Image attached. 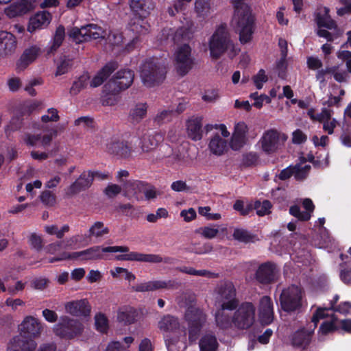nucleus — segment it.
Wrapping results in <instances>:
<instances>
[{"mask_svg": "<svg viewBox=\"0 0 351 351\" xmlns=\"http://www.w3.org/2000/svg\"><path fill=\"white\" fill-rule=\"evenodd\" d=\"M233 238L239 242L248 243L254 241L255 235L245 229L236 228L233 232Z\"/></svg>", "mask_w": 351, "mask_h": 351, "instance_id": "49530a36", "label": "nucleus"}, {"mask_svg": "<svg viewBox=\"0 0 351 351\" xmlns=\"http://www.w3.org/2000/svg\"><path fill=\"white\" fill-rule=\"evenodd\" d=\"M180 283L175 280H154L140 283L131 287V289L136 292L153 291L161 289H178Z\"/></svg>", "mask_w": 351, "mask_h": 351, "instance_id": "ddd939ff", "label": "nucleus"}, {"mask_svg": "<svg viewBox=\"0 0 351 351\" xmlns=\"http://www.w3.org/2000/svg\"><path fill=\"white\" fill-rule=\"evenodd\" d=\"M53 330L57 336L71 339L82 333L84 325L77 319L62 316L59 322L54 326Z\"/></svg>", "mask_w": 351, "mask_h": 351, "instance_id": "1a4fd4ad", "label": "nucleus"}, {"mask_svg": "<svg viewBox=\"0 0 351 351\" xmlns=\"http://www.w3.org/2000/svg\"><path fill=\"white\" fill-rule=\"evenodd\" d=\"M227 141L223 138L219 134H216L208 144L210 152L215 155H222L227 148Z\"/></svg>", "mask_w": 351, "mask_h": 351, "instance_id": "e433bc0d", "label": "nucleus"}, {"mask_svg": "<svg viewBox=\"0 0 351 351\" xmlns=\"http://www.w3.org/2000/svg\"><path fill=\"white\" fill-rule=\"evenodd\" d=\"M258 315L262 325L267 326L273 322L274 317V305L269 296L265 295L261 298Z\"/></svg>", "mask_w": 351, "mask_h": 351, "instance_id": "dca6fc26", "label": "nucleus"}, {"mask_svg": "<svg viewBox=\"0 0 351 351\" xmlns=\"http://www.w3.org/2000/svg\"><path fill=\"white\" fill-rule=\"evenodd\" d=\"M104 251L105 252H126L127 254H119L115 256L117 261H138L149 263H165L171 264L173 263V258L171 257L162 258L159 254H143L137 252H129L130 249L128 246H108L104 247Z\"/></svg>", "mask_w": 351, "mask_h": 351, "instance_id": "7ed1b4c3", "label": "nucleus"}, {"mask_svg": "<svg viewBox=\"0 0 351 351\" xmlns=\"http://www.w3.org/2000/svg\"><path fill=\"white\" fill-rule=\"evenodd\" d=\"M302 291L300 287L291 285L282 290L280 295V303L282 311L287 313L295 312L302 307Z\"/></svg>", "mask_w": 351, "mask_h": 351, "instance_id": "6e6552de", "label": "nucleus"}, {"mask_svg": "<svg viewBox=\"0 0 351 351\" xmlns=\"http://www.w3.org/2000/svg\"><path fill=\"white\" fill-rule=\"evenodd\" d=\"M184 319L189 327V341L195 342L206 322L207 315L202 308L191 305L186 309Z\"/></svg>", "mask_w": 351, "mask_h": 351, "instance_id": "39448f33", "label": "nucleus"}, {"mask_svg": "<svg viewBox=\"0 0 351 351\" xmlns=\"http://www.w3.org/2000/svg\"><path fill=\"white\" fill-rule=\"evenodd\" d=\"M339 299V295L336 294L334 295L332 300L330 302V308H318L315 312L313 313L312 317H311V322L314 323V327L316 328L317 323L319 322L321 319L325 318L328 316L327 314H326V311H328L329 310H333L335 307L337 306V303Z\"/></svg>", "mask_w": 351, "mask_h": 351, "instance_id": "58836bf2", "label": "nucleus"}, {"mask_svg": "<svg viewBox=\"0 0 351 351\" xmlns=\"http://www.w3.org/2000/svg\"><path fill=\"white\" fill-rule=\"evenodd\" d=\"M226 310L222 309V306L215 313V322L217 327L220 329L226 330L230 328L232 324V317L225 313Z\"/></svg>", "mask_w": 351, "mask_h": 351, "instance_id": "a19ab883", "label": "nucleus"}, {"mask_svg": "<svg viewBox=\"0 0 351 351\" xmlns=\"http://www.w3.org/2000/svg\"><path fill=\"white\" fill-rule=\"evenodd\" d=\"M165 67L157 58L147 59L140 67V75L143 83L147 87H153L163 82L166 77Z\"/></svg>", "mask_w": 351, "mask_h": 351, "instance_id": "20e7f679", "label": "nucleus"}, {"mask_svg": "<svg viewBox=\"0 0 351 351\" xmlns=\"http://www.w3.org/2000/svg\"><path fill=\"white\" fill-rule=\"evenodd\" d=\"M351 311V302H343L339 304L335 308L332 310L334 312H338L340 314L346 315L350 313Z\"/></svg>", "mask_w": 351, "mask_h": 351, "instance_id": "774afa93", "label": "nucleus"}, {"mask_svg": "<svg viewBox=\"0 0 351 351\" xmlns=\"http://www.w3.org/2000/svg\"><path fill=\"white\" fill-rule=\"evenodd\" d=\"M232 316L233 326L238 330L250 329L255 322L256 306L252 302H243L239 306Z\"/></svg>", "mask_w": 351, "mask_h": 351, "instance_id": "423d86ee", "label": "nucleus"}, {"mask_svg": "<svg viewBox=\"0 0 351 351\" xmlns=\"http://www.w3.org/2000/svg\"><path fill=\"white\" fill-rule=\"evenodd\" d=\"M193 64L191 47L188 44H184L178 47L175 54L174 62L178 74L180 76L186 75L192 69Z\"/></svg>", "mask_w": 351, "mask_h": 351, "instance_id": "9d476101", "label": "nucleus"}, {"mask_svg": "<svg viewBox=\"0 0 351 351\" xmlns=\"http://www.w3.org/2000/svg\"><path fill=\"white\" fill-rule=\"evenodd\" d=\"M90 80V75L88 72L84 73L78 79L73 82L70 88V93L73 95H77L82 90L88 85Z\"/></svg>", "mask_w": 351, "mask_h": 351, "instance_id": "37998d69", "label": "nucleus"}, {"mask_svg": "<svg viewBox=\"0 0 351 351\" xmlns=\"http://www.w3.org/2000/svg\"><path fill=\"white\" fill-rule=\"evenodd\" d=\"M103 95L101 97V104L104 106H112L116 105L119 99L121 93L117 88H106V84L103 87Z\"/></svg>", "mask_w": 351, "mask_h": 351, "instance_id": "72a5a7b5", "label": "nucleus"}, {"mask_svg": "<svg viewBox=\"0 0 351 351\" xmlns=\"http://www.w3.org/2000/svg\"><path fill=\"white\" fill-rule=\"evenodd\" d=\"M69 226L67 224L64 225L60 230H58V226L51 225L45 227V232L50 235H56L57 238L62 239L64 233L69 231Z\"/></svg>", "mask_w": 351, "mask_h": 351, "instance_id": "3c124183", "label": "nucleus"}, {"mask_svg": "<svg viewBox=\"0 0 351 351\" xmlns=\"http://www.w3.org/2000/svg\"><path fill=\"white\" fill-rule=\"evenodd\" d=\"M197 232L201 234L204 238L210 239L217 236L219 230L217 228L205 226L199 228Z\"/></svg>", "mask_w": 351, "mask_h": 351, "instance_id": "e2e57ef3", "label": "nucleus"}, {"mask_svg": "<svg viewBox=\"0 0 351 351\" xmlns=\"http://www.w3.org/2000/svg\"><path fill=\"white\" fill-rule=\"evenodd\" d=\"M51 20V15L49 12L43 11L36 13L30 19L28 31L34 32L37 29L47 26Z\"/></svg>", "mask_w": 351, "mask_h": 351, "instance_id": "c756f323", "label": "nucleus"}, {"mask_svg": "<svg viewBox=\"0 0 351 351\" xmlns=\"http://www.w3.org/2000/svg\"><path fill=\"white\" fill-rule=\"evenodd\" d=\"M202 121V117L194 116L186 121V134L191 140L198 141L202 138L204 133Z\"/></svg>", "mask_w": 351, "mask_h": 351, "instance_id": "6ab92c4d", "label": "nucleus"}, {"mask_svg": "<svg viewBox=\"0 0 351 351\" xmlns=\"http://www.w3.org/2000/svg\"><path fill=\"white\" fill-rule=\"evenodd\" d=\"M147 183L141 180H128L123 184V188L127 195H132L138 199L139 195L144 193Z\"/></svg>", "mask_w": 351, "mask_h": 351, "instance_id": "7c9ffc66", "label": "nucleus"}, {"mask_svg": "<svg viewBox=\"0 0 351 351\" xmlns=\"http://www.w3.org/2000/svg\"><path fill=\"white\" fill-rule=\"evenodd\" d=\"M36 343L33 339H27L23 336H15L8 345L7 351H35Z\"/></svg>", "mask_w": 351, "mask_h": 351, "instance_id": "aec40b11", "label": "nucleus"}, {"mask_svg": "<svg viewBox=\"0 0 351 351\" xmlns=\"http://www.w3.org/2000/svg\"><path fill=\"white\" fill-rule=\"evenodd\" d=\"M162 141L163 136L159 132L147 133L141 138L140 147L143 152H149L155 149Z\"/></svg>", "mask_w": 351, "mask_h": 351, "instance_id": "cd10ccee", "label": "nucleus"}, {"mask_svg": "<svg viewBox=\"0 0 351 351\" xmlns=\"http://www.w3.org/2000/svg\"><path fill=\"white\" fill-rule=\"evenodd\" d=\"M34 8V3L31 0H18L5 8L4 12L8 17L12 19L26 14Z\"/></svg>", "mask_w": 351, "mask_h": 351, "instance_id": "2eb2a0df", "label": "nucleus"}, {"mask_svg": "<svg viewBox=\"0 0 351 351\" xmlns=\"http://www.w3.org/2000/svg\"><path fill=\"white\" fill-rule=\"evenodd\" d=\"M107 149L111 154L121 158H128L132 153V147L125 141L114 140L107 145Z\"/></svg>", "mask_w": 351, "mask_h": 351, "instance_id": "b1692460", "label": "nucleus"}, {"mask_svg": "<svg viewBox=\"0 0 351 351\" xmlns=\"http://www.w3.org/2000/svg\"><path fill=\"white\" fill-rule=\"evenodd\" d=\"M272 204L270 201L267 199L263 200L262 202L257 200L254 203V209L258 216H265L271 213Z\"/></svg>", "mask_w": 351, "mask_h": 351, "instance_id": "09e8293b", "label": "nucleus"}, {"mask_svg": "<svg viewBox=\"0 0 351 351\" xmlns=\"http://www.w3.org/2000/svg\"><path fill=\"white\" fill-rule=\"evenodd\" d=\"M92 183L93 176L91 171H84L80 177L70 185L66 194L67 196H73L89 188Z\"/></svg>", "mask_w": 351, "mask_h": 351, "instance_id": "a211bd4d", "label": "nucleus"}, {"mask_svg": "<svg viewBox=\"0 0 351 351\" xmlns=\"http://www.w3.org/2000/svg\"><path fill=\"white\" fill-rule=\"evenodd\" d=\"M289 213L302 221H307L311 219V214L308 212L301 211L298 205L291 206L289 208Z\"/></svg>", "mask_w": 351, "mask_h": 351, "instance_id": "864d4df0", "label": "nucleus"}, {"mask_svg": "<svg viewBox=\"0 0 351 351\" xmlns=\"http://www.w3.org/2000/svg\"><path fill=\"white\" fill-rule=\"evenodd\" d=\"M65 309L69 314L80 317H87L90 315L91 307L86 299L71 301L65 305Z\"/></svg>", "mask_w": 351, "mask_h": 351, "instance_id": "4be33fe9", "label": "nucleus"}, {"mask_svg": "<svg viewBox=\"0 0 351 351\" xmlns=\"http://www.w3.org/2000/svg\"><path fill=\"white\" fill-rule=\"evenodd\" d=\"M176 269L182 273L193 276H205L208 278H217L219 277V274L217 273L211 272L206 269L197 270L191 267H179Z\"/></svg>", "mask_w": 351, "mask_h": 351, "instance_id": "79ce46f5", "label": "nucleus"}, {"mask_svg": "<svg viewBox=\"0 0 351 351\" xmlns=\"http://www.w3.org/2000/svg\"><path fill=\"white\" fill-rule=\"evenodd\" d=\"M40 197L41 202L47 206H52L56 203V195L50 191H43Z\"/></svg>", "mask_w": 351, "mask_h": 351, "instance_id": "680f3d73", "label": "nucleus"}, {"mask_svg": "<svg viewBox=\"0 0 351 351\" xmlns=\"http://www.w3.org/2000/svg\"><path fill=\"white\" fill-rule=\"evenodd\" d=\"M250 98L254 100L252 106L258 109H261L263 106V102L269 104L271 101V98L265 94L258 95V92L252 93L250 95Z\"/></svg>", "mask_w": 351, "mask_h": 351, "instance_id": "603ef678", "label": "nucleus"}, {"mask_svg": "<svg viewBox=\"0 0 351 351\" xmlns=\"http://www.w3.org/2000/svg\"><path fill=\"white\" fill-rule=\"evenodd\" d=\"M65 37V29L63 25H59L56 30L53 43L49 49V53H54L62 44Z\"/></svg>", "mask_w": 351, "mask_h": 351, "instance_id": "c03bdc74", "label": "nucleus"}, {"mask_svg": "<svg viewBox=\"0 0 351 351\" xmlns=\"http://www.w3.org/2000/svg\"><path fill=\"white\" fill-rule=\"evenodd\" d=\"M132 15L147 17L153 9L152 3L148 0H130Z\"/></svg>", "mask_w": 351, "mask_h": 351, "instance_id": "c85d7f7f", "label": "nucleus"}, {"mask_svg": "<svg viewBox=\"0 0 351 351\" xmlns=\"http://www.w3.org/2000/svg\"><path fill=\"white\" fill-rule=\"evenodd\" d=\"M117 68L118 63L116 61L107 62L92 79L90 86L95 88L101 85Z\"/></svg>", "mask_w": 351, "mask_h": 351, "instance_id": "393cba45", "label": "nucleus"}, {"mask_svg": "<svg viewBox=\"0 0 351 351\" xmlns=\"http://www.w3.org/2000/svg\"><path fill=\"white\" fill-rule=\"evenodd\" d=\"M104 247L93 246L86 250L71 252V259H80L82 261H92L104 259Z\"/></svg>", "mask_w": 351, "mask_h": 351, "instance_id": "5701e85b", "label": "nucleus"}, {"mask_svg": "<svg viewBox=\"0 0 351 351\" xmlns=\"http://www.w3.org/2000/svg\"><path fill=\"white\" fill-rule=\"evenodd\" d=\"M315 328L313 326V329L309 330L303 327L295 331L291 336V345L303 350L307 348L311 341Z\"/></svg>", "mask_w": 351, "mask_h": 351, "instance_id": "f3484780", "label": "nucleus"}, {"mask_svg": "<svg viewBox=\"0 0 351 351\" xmlns=\"http://www.w3.org/2000/svg\"><path fill=\"white\" fill-rule=\"evenodd\" d=\"M199 346L200 351H217L219 343L214 335L206 334L200 339Z\"/></svg>", "mask_w": 351, "mask_h": 351, "instance_id": "4c0bfd02", "label": "nucleus"}, {"mask_svg": "<svg viewBox=\"0 0 351 351\" xmlns=\"http://www.w3.org/2000/svg\"><path fill=\"white\" fill-rule=\"evenodd\" d=\"M84 27H82L80 29L75 27L71 29L69 32V36L73 39V40L76 43H82L86 41V38L84 36Z\"/></svg>", "mask_w": 351, "mask_h": 351, "instance_id": "052dcab7", "label": "nucleus"}, {"mask_svg": "<svg viewBox=\"0 0 351 351\" xmlns=\"http://www.w3.org/2000/svg\"><path fill=\"white\" fill-rule=\"evenodd\" d=\"M253 82L257 89L260 90L263 87V84L267 82L268 77L264 69H261L256 75L252 77Z\"/></svg>", "mask_w": 351, "mask_h": 351, "instance_id": "13d9d810", "label": "nucleus"}, {"mask_svg": "<svg viewBox=\"0 0 351 351\" xmlns=\"http://www.w3.org/2000/svg\"><path fill=\"white\" fill-rule=\"evenodd\" d=\"M210 56L213 59L217 60L226 52L228 57L232 59L235 57L239 49L237 48L230 38L227 25L221 24L214 32L208 43Z\"/></svg>", "mask_w": 351, "mask_h": 351, "instance_id": "f03ea898", "label": "nucleus"}, {"mask_svg": "<svg viewBox=\"0 0 351 351\" xmlns=\"http://www.w3.org/2000/svg\"><path fill=\"white\" fill-rule=\"evenodd\" d=\"M195 8L198 14L202 15L206 14L210 9L208 0H196Z\"/></svg>", "mask_w": 351, "mask_h": 351, "instance_id": "0e129e2a", "label": "nucleus"}, {"mask_svg": "<svg viewBox=\"0 0 351 351\" xmlns=\"http://www.w3.org/2000/svg\"><path fill=\"white\" fill-rule=\"evenodd\" d=\"M15 36L6 31H0V57H4L15 50Z\"/></svg>", "mask_w": 351, "mask_h": 351, "instance_id": "bb28decb", "label": "nucleus"}, {"mask_svg": "<svg viewBox=\"0 0 351 351\" xmlns=\"http://www.w3.org/2000/svg\"><path fill=\"white\" fill-rule=\"evenodd\" d=\"M40 53V48L36 46H32L26 49L19 60L16 62V70L18 72L24 71L38 57Z\"/></svg>", "mask_w": 351, "mask_h": 351, "instance_id": "a878e982", "label": "nucleus"}, {"mask_svg": "<svg viewBox=\"0 0 351 351\" xmlns=\"http://www.w3.org/2000/svg\"><path fill=\"white\" fill-rule=\"evenodd\" d=\"M159 328L165 332H176L180 328V322L177 317L167 315L158 323Z\"/></svg>", "mask_w": 351, "mask_h": 351, "instance_id": "f704fd0d", "label": "nucleus"}, {"mask_svg": "<svg viewBox=\"0 0 351 351\" xmlns=\"http://www.w3.org/2000/svg\"><path fill=\"white\" fill-rule=\"evenodd\" d=\"M278 269L276 264L271 261L261 263L255 274V280L261 285H267L276 282Z\"/></svg>", "mask_w": 351, "mask_h": 351, "instance_id": "9b49d317", "label": "nucleus"}, {"mask_svg": "<svg viewBox=\"0 0 351 351\" xmlns=\"http://www.w3.org/2000/svg\"><path fill=\"white\" fill-rule=\"evenodd\" d=\"M217 299L223 310L234 311L239 306L237 291L232 282L224 281L219 283L216 288Z\"/></svg>", "mask_w": 351, "mask_h": 351, "instance_id": "0eeeda50", "label": "nucleus"}, {"mask_svg": "<svg viewBox=\"0 0 351 351\" xmlns=\"http://www.w3.org/2000/svg\"><path fill=\"white\" fill-rule=\"evenodd\" d=\"M121 191V187L116 184L108 185L105 189V194L110 198H112L119 194Z\"/></svg>", "mask_w": 351, "mask_h": 351, "instance_id": "338daca9", "label": "nucleus"}, {"mask_svg": "<svg viewBox=\"0 0 351 351\" xmlns=\"http://www.w3.org/2000/svg\"><path fill=\"white\" fill-rule=\"evenodd\" d=\"M110 230L104 226L101 221L95 222L89 228V237H102L104 235L108 234Z\"/></svg>", "mask_w": 351, "mask_h": 351, "instance_id": "a18cd8bd", "label": "nucleus"}, {"mask_svg": "<svg viewBox=\"0 0 351 351\" xmlns=\"http://www.w3.org/2000/svg\"><path fill=\"white\" fill-rule=\"evenodd\" d=\"M259 162V155L256 152H248L243 154L242 165L245 167L256 166Z\"/></svg>", "mask_w": 351, "mask_h": 351, "instance_id": "8fccbe9b", "label": "nucleus"}, {"mask_svg": "<svg viewBox=\"0 0 351 351\" xmlns=\"http://www.w3.org/2000/svg\"><path fill=\"white\" fill-rule=\"evenodd\" d=\"M246 137L232 134L230 141V146L232 150L241 149L246 143Z\"/></svg>", "mask_w": 351, "mask_h": 351, "instance_id": "6e6d98bb", "label": "nucleus"}, {"mask_svg": "<svg viewBox=\"0 0 351 351\" xmlns=\"http://www.w3.org/2000/svg\"><path fill=\"white\" fill-rule=\"evenodd\" d=\"M175 112L173 110H164L156 115L155 121L159 124H163L166 122H169L171 120Z\"/></svg>", "mask_w": 351, "mask_h": 351, "instance_id": "4d7b16f0", "label": "nucleus"}, {"mask_svg": "<svg viewBox=\"0 0 351 351\" xmlns=\"http://www.w3.org/2000/svg\"><path fill=\"white\" fill-rule=\"evenodd\" d=\"M138 316L136 310L130 306L120 308L117 312V320L125 325H130L135 322Z\"/></svg>", "mask_w": 351, "mask_h": 351, "instance_id": "473e14b6", "label": "nucleus"}, {"mask_svg": "<svg viewBox=\"0 0 351 351\" xmlns=\"http://www.w3.org/2000/svg\"><path fill=\"white\" fill-rule=\"evenodd\" d=\"M337 317L332 315L330 321L324 322L319 327V332L324 335L333 332L339 329L337 325Z\"/></svg>", "mask_w": 351, "mask_h": 351, "instance_id": "de8ad7c7", "label": "nucleus"}, {"mask_svg": "<svg viewBox=\"0 0 351 351\" xmlns=\"http://www.w3.org/2000/svg\"><path fill=\"white\" fill-rule=\"evenodd\" d=\"M279 135L276 130H270L265 132L261 139V147L264 152L267 154L274 153L278 146Z\"/></svg>", "mask_w": 351, "mask_h": 351, "instance_id": "412c9836", "label": "nucleus"}, {"mask_svg": "<svg viewBox=\"0 0 351 351\" xmlns=\"http://www.w3.org/2000/svg\"><path fill=\"white\" fill-rule=\"evenodd\" d=\"M21 335L27 339L38 337L42 330L41 323L32 316H27L20 325Z\"/></svg>", "mask_w": 351, "mask_h": 351, "instance_id": "4468645a", "label": "nucleus"}, {"mask_svg": "<svg viewBox=\"0 0 351 351\" xmlns=\"http://www.w3.org/2000/svg\"><path fill=\"white\" fill-rule=\"evenodd\" d=\"M72 60L71 59H63L60 61V64H58L57 66V70H56V76H58V75H64L65 73H66L69 70L71 69V67L72 66Z\"/></svg>", "mask_w": 351, "mask_h": 351, "instance_id": "bf43d9fd", "label": "nucleus"}, {"mask_svg": "<svg viewBox=\"0 0 351 351\" xmlns=\"http://www.w3.org/2000/svg\"><path fill=\"white\" fill-rule=\"evenodd\" d=\"M317 23L319 27H323L329 29H332L337 27L336 23L334 20L322 16H319L317 18Z\"/></svg>", "mask_w": 351, "mask_h": 351, "instance_id": "69168bd1", "label": "nucleus"}, {"mask_svg": "<svg viewBox=\"0 0 351 351\" xmlns=\"http://www.w3.org/2000/svg\"><path fill=\"white\" fill-rule=\"evenodd\" d=\"M146 19L147 17L132 15L128 23L129 29L136 34H145L147 33L149 25Z\"/></svg>", "mask_w": 351, "mask_h": 351, "instance_id": "2f4dec72", "label": "nucleus"}, {"mask_svg": "<svg viewBox=\"0 0 351 351\" xmlns=\"http://www.w3.org/2000/svg\"><path fill=\"white\" fill-rule=\"evenodd\" d=\"M84 27L85 30L84 32V36L86 38V41L90 40H96L98 38H102L104 37V31L102 28L95 24H88Z\"/></svg>", "mask_w": 351, "mask_h": 351, "instance_id": "ea45409f", "label": "nucleus"}, {"mask_svg": "<svg viewBox=\"0 0 351 351\" xmlns=\"http://www.w3.org/2000/svg\"><path fill=\"white\" fill-rule=\"evenodd\" d=\"M232 5L234 8L233 21L236 24V31L239 32L241 43L246 44L252 38L255 18L250 7L244 0H232Z\"/></svg>", "mask_w": 351, "mask_h": 351, "instance_id": "f257e3e1", "label": "nucleus"}, {"mask_svg": "<svg viewBox=\"0 0 351 351\" xmlns=\"http://www.w3.org/2000/svg\"><path fill=\"white\" fill-rule=\"evenodd\" d=\"M134 72L129 69H123L117 71L113 78L106 84V88H117L121 92L128 89L133 83Z\"/></svg>", "mask_w": 351, "mask_h": 351, "instance_id": "f8f14e48", "label": "nucleus"}, {"mask_svg": "<svg viewBox=\"0 0 351 351\" xmlns=\"http://www.w3.org/2000/svg\"><path fill=\"white\" fill-rule=\"evenodd\" d=\"M96 329L102 332H107L108 328V321L107 317L102 313H98L95 317Z\"/></svg>", "mask_w": 351, "mask_h": 351, "instance_id": "5fc2aeb1", "label": "nucleus"}, {"mask_svg": "<svg viewBox=\"0 0 351 351\" xmlns=\"http://www.w3.org/2000/svg\"><path fill=\"white\" fill-rule=\"evenodd\" d=\"M147 112V105L146 103H138L130 109L129 113V119L134 123H140L146 116Z\"/></svg>", "mask_w": 351, "mask_h": 351, "instance_id": "c9c22d12", "label": "nucleus"}]
</instances>
